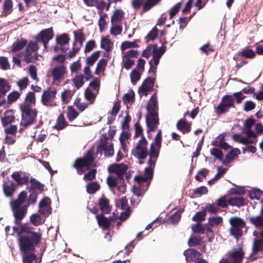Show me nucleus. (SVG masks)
<instances>
[{
  "label": "nucleus",
  "instance_id": "nucleus-1",
  "mask_svg": "<svg viewBox=\"0 0 263 263\" xmlns=\"http://www.w3.org/2000/svg\"><path fill=\"white\" fill-rule=\"evenodd\" d=\"M29 192L30 194L27 198V192L26 191H21L17 199L12 200L10 202V206L14 217V222L16 224H21V221L27 214L29 206L33 205L36 202L39 192Z\"/></svg>",
  "mask_w": 263,
  "mask_h": 263
},
{
  "label": "nucleus",
  "instance_id": "nucleus-2",
  "mask_svg": "<svg viewBox=\"0 0 263 263\" xmlns=\"http://www.w3.org/2000/svg\"><path fill=\"white\" fill-rule=\"evenodd\" d=\"M96 164L95 161V157L92 150L88 151L82 157L76 159L72 167L75 168L78 175H81L86 171H89L85 174L83 179L87 181H92L96 178L97 170L91 169L95 167Z\"/></svg>",
  "mask_w": 263,
  "mask_h": 263
},
{
  "label": "nucleus",
  "instance_id": "nucleus-3",
  "mask_svg": "<svg viewBox=\"0 0 263 263\" xmlns=\"http://www.w3.org/2000/svg\"><path fill=\"white\" fill-rule=\"evenodd\" d=\"M17 225L21 226L20 233H24L21 235L18 238L20 250L35 251V246L41 242V234L32 231L31 228L22 224V223Z\"/></svg>",
  "mask_w": 263,
  "mask_h": 263
},
{
  "label": "nucleus",
  "instance_id": "nucleus-4",
  "mask_svg": "<svg viewBox=\"0 0 263 263\" xmlns=\"http://www.w3.org/2000/svg\"><path fill=\"white\" fill-rule=\"evenodd\" d=\"M147 114L146 115V124L147 127V132L155 131L159 123L158 117V105L157 97L152 96L146 105Z\"/></svg>",
  "mask_w": 263,
  "mask_h": 263
},
{
  "label": "nucleus",
  "instance_id": "nucleus-5",
  "mask_svg": "<svg viewBox=\"0 0 263 263\" xmlns=\"http://www.w3.org/2000/svg\"><path fill=\"white\" fill-rule=\"evenodd\" d=\"M22 113L21 125L27 127L36 122L37 110L33 106L20 105Z\"/></svg>",
  "mask_w": 263,
  "mask_h": 263
},
{
  "label": "nucleus",
  "instance_id": "nucleus-6",
  "mask_svg": "<svg viewBox=\"0 0 263 263\" xmlns=\"http://www.w3.org/2000/svg\"><path fill=\"white\" fill-rule=\"evenodd\" d=\"M39 46L37 42L30 41L25 49L24 61L27 63H34L38 59L37 50Z\"/></svg>",
  "mask_w": 263,
  "mask_h": 263
},
{
  "label": "nucleus",
  "instance_id": "nucleus-7",
  "mask_svg": "<svg viewBox=\"0 0 263 263\" xmlns=\"http://www.w3.org/2000/svg\"><path fill=\"white\" fill-rule=\"evenodd\" d=\"M234 107V99L233 96L226 95L222 99L221 102L215 108V112L217 115L224 114L229 111L231 107Z\"/></svg>",
  "mask_w": 263,
  "mask_h": 263
},
{
  "label": "nucleus",
  "instance_id": "nucleus-8",
  "mask_svg": "<svg viewBox=\"0 0 263 263\" xmlns=\"http://www.w3.org/2000/svg\"><path fill=\"white\" fill-rule=\"evenodd\" d=\"M147 141L143 136L138 141L135 149H133L132 153L139 159H145L148 155L147 148Z\"/></svg>",
  "mask_w": 263,
  "mask_h": 263
},
{
  "label": "nucleus",
  "instance_id": "nucleus-9",
  "mask_svg": "<svg viewBox=\"0 0 263 263\" xmlns=\"http://www.w3.org/2000/svg\"><path fill=\"white\" fill-rule=\"evenodd\" d=\"M160 1L161 0H133L132 5L136 10L142 6L143 13H144L149 11Z\"/></svg>",
  "mask_w": 263,
  "mask_h": 263
},
{
  "label": "nucleus",
  "instance_id": "nucleus-10",
  "mask_svg": "<svg viewBox=\"0 0 263 263\" xmlns=\"http://www.w3.org/2000/svg\"><path fill=\"white\" fill-rule=\"evenodd\" d=\"M54 36V32L52 27L42 30L34 37L35 41L37 43H42L45 48H47V45L49 41L51 40Z\"/></svg>",
  "mask_w": 263,
  "mask_h": 263
},
{
  "label": "nucleus",
  "instance_id": "nucleus-11",
  "mask_svg": "<svg viewBox=\"0 0 263 263\" xmlns=\"http://www.w3.org/2000/svg\"><path fill=\"white\" fill-rule=\"evenodd\" d=\"M57 91L53 87H48L44 90L41 96V103L43 105L50 106L56 98Z\"/></svg>",
  "mask_w": 263,
  "mask_h": 263
},
{
  "label": "nucleus",
  "instance_id": "nucleus-12",
  "mask_svg": "<svg viewBox=\"0 0 263 263\" xmlns=\"http://www.w3.org/2000/svg\"><path fill=\"white\" fill-rule=\"evenodd\" d=\"M128 169L127 165L124 163L111 164L108 167V171L110 173H115L118 175V178L124 181L123 175Z\"/></svg>",
  "mask_w": 263,
  "mask_h": 263
},
{
  "label": "nucleus",
  "instance_id": "nucleus-13",
  "mask_svg": "<svg viewBox=\"0 0 263 263\" xmlns=\"http://www.w3.org/2000/svg\"><path fill=\"white\" fill-rule=\"evenodd\" d=\"M30 174L28 173L14 172L11 175L12 178L18 186L27 185L29 183Z\"/></svg>",
  "mask_w": 263,
  "mask_h": 263
},
{
  "label": "nucleus",
  "instance_id": "nucleus-14",
  "mask_svg": "<svg viewBox=\"0 0 263 263\" xmlns=\"http://www.w3.org/2000/svg\"><path fill=\"white\" fill-rule=\"evenodd\" d=\"M155 81V78H152L151 77H147L143 81L141 86L139 88L138 92L139 95L140 96H146L148 92L153 89L154 86Z\"/></svg>",
  "mask_w": 263,
  "mask_h": 263
},
{
  "label": "nucleus",
  "instance_id": "nucleus-15",
  "mask_svg": "<svg viewBox=\"0 0 263 263\" xmlns=\"http://www.w3.org/2000/svg\"><path fill=\"white\" fill-rule=\"evenodd\" d=\"M66 73V67L64 64H60L54 67L51 71L53 81L60 82Z\"/></svg>",
  "mask_w": 263,
  "mask_h": 263
},
{
  "label": "nucleus",
  "instance_id": "nucleus-16",
  "mask_svg": "<svg viewBox=\"0 0 263 263\" xmlns=\"http://www.w3.org/2000/svg\"><path fill=\"white\" fill-rule=\"evenodd\" d=\"M227 256L232 263H241L245 256V252L242 248L235 249L231 253L229 252Z\"/></svg>",
  "mask_w": 263,
  "mask_h": 263
},
{
  "label": "nucleus",
  "instance_id": "nucleus-17",
  "mask_svg": "<svg viewBox=\"0 0 263 263\" xmlns=\"http://www.w3.org/2000/svg\"><path fill=\"white\" fill-rule=\"evenodd\" d=\"M256 53L253 49L245 47L241 51L237 52L233 57V59L236 61L239 60L240 57L252 59L256 57Z\"/></svg>",
  "mask_w": 263,
  "mask_h": 263
},
{
  "label": "nucleus",
  "instance_id": "nucleus-18",
  "mask_svg": "<svg viewBox=\"0 0 263 263\" xmlns=\"http://www.w3.org/2000/svg\"><path fill=\"white\" fill-rule=\"evenodd\" d=\"M104 213L98 214L96 216V218L97 220L99 226L104 230H108L111 226V221L113 220V218H108L105 217L103 215Z\"/></svg>",
  "mask_w": 263,
  "mask_h": 263
},
{
  "label": "nucleus",
  "instance_id": "nucleus-19",
  "mask_svg": "<svg viewBox=\"0 0 263 263\" xmlns=\"http://www.w3.org/2000/svg\"><path fill=\"white\" fill-rule=\"evenodd\" d=\"M183 255L185 257V260L187 263L192 261H195L199 260L201 255L200 253L194 249H188L183 252Z\"/></svg>",
  "mask_w": 263,
  "mask_h": 263
},
{
  "label": "nucleus",
  "instance_id": "nucleus-20",
  "mask_svg": "<svg viewBox=\"0 0 263 263\" xmlns=\"http://www.w3.org/2000/svg\"><path fill=\"white\" fill-rule=\"evenodd\" d=\"M223 222V219L221 216H211L208 218V222L206 223V232L212 233V228Z\"/></svg>",
  "mask_w": 263,
  "mask_h": 263
},
{
  "label": "nucleus",
  "instance_id": "nucleus-21",
  "mask_svg": "<svg viewBox=\"0 0 263 263\" xmlns=\"http://www.w3.org/2000/svg\"><path fill=\"white\" fill-rule=\"evenodd\" d=\"M21 95V92H19L17 91H13L8 94L7 100L5 99V97L2 98V100L1 101V104L3 105V106L11 104L20 98Z\"/></svg>",
  "mask_w": 263,
  "mask_h": 263
},
{
  "label": "nucleus",
  "instance_id": "nucleus-22",
  "mask_svg": "<svg viewBox=\"0 0 263 263\" xmlns=\"http://www.w3.org/2000/svg\"><path fill=\"white\" fill-rule=\"evenodd\" d=\"M30 185L26 187L28 192H37L42 193L44 191V185L34 178L29 180Z\"/></svg>",
  "mask_w": 263,
  "mask_h": 263
},
{
  "label": "nucleus",
  "instance_id": "nucleus-23",
  "mask_svg": "<svg viewBox=\"0 0 263 263\" xmlns=\"http://www.w3.org/2000/svg\"><path fill=\"white\" fill-rule=\"evenodd\" d=\"M165 47L162 46L159 48H157V45H153V63L154 65H158L159 63V60L165 51Z\"/></svg>",
  "mask_w": 263,
  "mask_h": 263
},
{
  "label": "nucleus",
  "instance_id": "nucleus-24",
  "mask_svg": "<svg viewBox=\"0 0 263 263\" xmlns=\"http://www.w3.org/2000/svg\"><path fill=\"white\" fill-rule=\"evenodd\" d=\"M22 254V259L23 263H34L36 259V255L34 253V251H24L20 250Z\"/></svg>",
  "mask_w": 263,
  "mask_h": 263
},
{
  "label": "nucleus",
  "instance_id": "nucleus-25",
  "mask_svg": "<svg viewBox=\"0 0 263 263\" xmlns=\"http://www.w3.org/2000/svg\"><path fill=\"white\" fill-rule=\"evenodd\" d=\"M36 104L35 95L33 91H29L26 93L24 101L20 105L35 107Z\"/></svg>",
  "mask_w": 263,
  "mask_h": 263
},
{
  "label": "nucleus",
  "instance_id": "nucleus-26",
  "mask_svg": "<svg viewBox=\"0 0 263 263\" xmlns=\"http://www.w3.org/2000/svg\"><path fill=\"white\" fill-rule=\"evenodd\" d=\"M15 117L12 110H6L4 117L1 118L2 123L3 126H6L14 121Z\"/></svg>",
  "mask_w": 263,
  "mask_h": 263
},
{
  "label": "nucleus",
  "instance_id": "nucleus-27",
  "mask_svg": "<svg viewBox=\"0 0 263 263\" xmlns=\"http://www.w3.org/2000/svg\"><path fill=\"white\" fill-rule=\"evenodd\" d=\"M3 189L4 195L7 197H12L16 189V185L13 182H11L9 184L4 183L3 185Z\"/></svg>",
  "mask_w": 263,
  "mask_h": 263
},
{
  "label": "nucleus",
  "instance_id": "nucleus-28",
  "mask_svg": "<svg viewBox=\"0 0 263 263\" xmlns=\"http://www.w3.org/2000/svg\"><path fill=\"white\" fill-rule=\"evenodd\" d=\"M109 202V200L105 197H102L99 199V205L102 213L108 214L110 213L111 207Z\"/></svg>",
  "mask_w": 263,
  "mask_h": 263
},
{
  "label": "nucleus",
  "instance_id": "nucleus-29",
  "mask_svg": "<svg viewBox=\"0 0 263 263\" xmlns=\"http://www.w3.org/2000/svg\"><path fill=\"white\" fill-rule=\"evenodd\" d=\"M74 42L73 43V46H77V42L79 43V46L82 47L84 41L85 40V35L82 29H79L73 31Z\"/></svg>",
  "mask_w": 263,
  "mask_h": 263
},
{
  "label": "nucleus",
  "instance_id": "nucleus-30",
  "mask_svg": "<svg viewBox=\"0 0 263 263\" xmlns=\"http://www.w3.org/2000/svg\"><path fill=\"white\" fill-rule=\"evenodd\" d=\"M27 45V41L24 38H21L20 40L17 39L13 44L12 47V51L16 52L23 49Z\"/></svg>",
  "mask_w": 263,
  "mask_h": 263
},
{
  "label": "nucleus",
  "instance_id": "nucleus-31",
  "mask_svg": "<svg viewBox=\"0 0 263 263\" xmlns=\"http://www.w3.org/2000/svg\"><path fill=\"white\" fill-rule=\"evenodd\" d=\"M68 125L63 114H61L58 117L56 124L53 126V128L57 130L63 129Z\"/></svg>",
  "mask_w": 263,
  "mask_h": 263
},
{
  "label": "nucleus",
  "instance_id": "nucleus-32",
  "mask_svg": "<svg viewBox=\"0 0 263 263\" xmlns=\"http://www.w3.org/2000/svg\"><path fill=\"white\" fill-rule=\"evenodd\" d=\"M11 89L10 83L5 79L0 78V96L1 97H5L6 93Z\"/></svg>",
  "mask_w": 263,
  "mask_h": 263
},
{
  "label": "nucleus",
  "instance_id": "nucleus-33",
  "mask_svg": "<svg viewBox=\"0 0 263 263\" xmlns=\"http://www.w3.org/2000/svg\"><path fill=\"white\" fill-rule=\"evenodd\" d=\"M177 128L183 134L189 133L191 130V125L183 119L179 120L176 124Z\"/></svg>",
  "mask_w": 263,
  "mask_h": 263
},
{
  "label": "nucleus",
  "instance_id": "nucleus-34",
  "mask_svg": "<svg viewBox=\"0 0 263 263\" xmlns=\"http://www.w3.org/2000/svg\"><path fill=\"white\" fill-rule=\"evenodd\" d=\"M104 152V156L105 157H111L114 154V146L112 143L106 145L104 148L97 149V154H102L103 152Z\"/></svg>",
  "mask_w": 263,
  "mask_h": 263
},
{
  "label": "nucleus",
  "instance_id": "nucleus-35",
  "mask_svg": "<svg viewBox=\"0 0 263 263\" xmlns=\"http://www.w3.org/2000/svg\"><path fill=\"white\" fill-rule=\"evenodd\" d=\"M240 154V151L238 148H232L230 152L226 155L223 163L228 164L234 159L235 156H237Z\"/></svg>",
  "mask_w": 263,
  "mask_h": 263
},
{
  "label": "nucleus",
  "instance_id": "nucleus-36",
  "mask_svg": "<svg viewBox=\"0 0 263 263\" xmlns=\"http://www.w3.org/2000/svg\"><path fill=\"white\" fill-rule=\"evenodd\" d=\"M230 223L232 227L243 228L246 226V223L243 220L238 217H233L230 219Z\"/></svg>",
  "mask_w": 263,
  "mask_h": 263
},
{
  "label": "nucleus",
  "instance_id": "nucleus-37",
  "mask_svg": "<svg viewBox=\"0 0 263 263\" xmlns=\"http://www.w3.org/2000/svg\"><path fill=\"white\" fill-rule=\"evenodd\" d=\"M100 54L101 51L99 50L93 52L90 56L86 58V64L88 65V66H92L99 59Z\"/></svg>",
  "mask_w": 263,
  "mask_h": 263
},
{
  "label": "nucleus",
  "instance_id": "nucleus-38",
  "mask_svg": "<svg viewBox=\"0 0 263 263\" xmlns=\"http://www.w3.org/2000/svg\"><path fill=\"white\" fill-rule=\"evenodd\" d=\"M228 202L232 206L239 207L244 205L245 199L242 197H231L228 199Z\"/></svg>",
  "mask_w": 263,
  "mask_h": 263
},
{
  "label": "nucleus",
  "instance_id": "nucleus-39",
  "mask_svg": "<svg viewBox=\"0 0 263 263\" xmlns=\"http://www.w3.org/2000/svg\"><path fill=\"white\" fill-rule=\"evenodd\" d=\"M202 239L200 236L192 235L188 240V245L190 247L200 246L201 244Z\"/></svg>",
  "mask_w": 263,
  "mask_h": 263
},
{
  "label": "nucleus",
  "instance_id": "nucleus-40",
  "mask_svg": "<svg viewBox=\"0 0 263 263\" xmlns=\"http://www.w3.org/2000/svg\"><path fill=\"white\" fill-rule=\"evenodd\" d=\"M113 46L112 43L110 40L106 37H102L101 41V47L106 50V52H109L112 50Z\"/></svg>",
  "mask_w": 263,
  "mask_h": 263
},
{
  "label": "nucleus",
  "instance_id": "nucleus-41",
  "mask_svg": "<svg viewBox=\"0 0 263 263\" xmlns=\"http://www.w3.org/2000/svg\"><path fill=\"white\" fill-rule=\"evenodd\" d=\"M201 222H197L193 224L192 226V230L194 233H199L201 234H204L205 231H206V223L202 224Z\"/></svg>",
  "mask_w": 263,
  "mask_h": 263
},
{
  "label": "nucleus",
  "instance_id": "nucleus-42",
  "mask_svg": "<svg viewBox=\"0 0 263 263\" xmlns=\"http://www.w3.org/2000/svg\"><path fill=\"white\" fill-rule=\"evenodd\" d=\"M204 211L212 214H216L220 212V209L215 203H207L205 204Z\"/></svg>",
  "mask_w": 263,
  "mask_h": 263
},
{
  "label": "nucleus",
  "instance_id": "nucleus-43",
  "mask_svg": "<svg viewBox=\"0 0 263 263\" xmlns=\"http://www.w3.org/2000/svg\"><path fill=\"white\" fill-rule=\"evenodd\" d=\"M124 17V12L121 9H117L114 11L113 15L111 17V22H120Z\"/></svg>",
  "mask_w": 263,
  "mask_h": 263
},
{
  "label": "nucleus",
  "instance_id": "nucleus-44",
  "mask_svg": "<svg viewBox=\"0 0 263 263\" xmlns=\"http://www.w3.org/2000/svg\"><path fill=\"white\" fill-rule=\"evenodd\" d=\"M107 64V60L104 59H101L97 63L95 70V74L99 75L100 72L105 70Z\"/></svg>",
  "mask_w": 263,
  "mask_h": 263
},
{
  "label": "nucleus",
  "instance_id": "nucleus-45",
  "mask_svg": "<svg viewBox=\"0 0 263 263\" xmlns=\"http://www.w3.org/2000/svg\"><path fill=\"white\" fill-rule=\"evenodd\" d=\"M70 41V38L67 34L63 33L61 35L58 36L56 38V43L61 45L63 46L68 44Z\"/></svg>",
  "mask_w": 263,
  "mask_h": 263
},
{
  "label": "nucleus",
  "instance_id": "nucleus-46",
  "mask_svg": "<svg viewBox=\"0 0 263 263\" xmlns=\"http://www.w3.org/2000/svg\"><path fill=\"white\" fill-rule=\"evenodd\" d=\"M206 216V212L204 211H199L192 217V220L196 222H201L205 220Z\"/></svg>",
  "mask_w": 263,
  "mask_h": 263
},
{
  "label": "nucleus",
  "instance_id": "nucleus-47",
  "mask_svg": "<svg viewBox=\"0 0 263 263\" xmlns=\"http://www.w3.org/2000/svg\"><path fill=\"white\" fill-rule=\"evenodd\" d=\"M100 188V185L97 182H91L86 186V190L89 194H95Z\"/></svg>",
  "mask_w": 263,
  "mask_h": 263
},
{
  "label": "nucleus",
  "instance_id": "nucleus-48",
  "mask_svg": "<svg viewBox=\"0 0 263 263\" xmlns=\"http://www.w3.org/2000/svg\"><path fill=\"white\" fill-rule=\"evenodd\" d=\"M79 113L72 107L68 106L67 117L69 121H72L78 117Z\"/></svg>",
  "mask_w": 263,
  "mask_h": 263
},
{
  "label": "nucleus",
  "instance_id": "nucleus-49",
  "mask_svg": "<svg viewBox=\"0 0 263 263\" xmlns=\"http://www.w3.org/2000/svg\"><path fill=\"white\" fill-rule=\"evenodd\" d=\"M252 250L254 253L263 251V240L255 239L253 244Z\"/></svg>",
  "mask_w": 263,
  "mask_h": 263
},
{
  "label": "nucleus",
  "instance_id": "nucleus-50",
  "mask_svg": "<svg viewBox=\"0 0 263 263\" xmlns=\"http://www.w3.org/2000/svg\"><path fill=\"white\" fill-rule=\"evenodd\" d=\"M84 79H85V78L82 74L77 75L72 79V81L77 89L80 88L83 85L84 83Z\"/></svg>",
  "mask_w": 263,
  "mask_h": 263
},
{
  "label": "nucleus",
  "instance_id": "nucleus-51",
  "mask_svg": "<svg viewBox=\"0 0 263 263\" xmlns=\"http://www.w3.org/2000/svg\"><path fill=\"white\" fill-rule=\"evenodd\" d=\"M73 93L74 92L70 90H64V91L61 93V98L62 101L65 103H68L71 100Z\"/></svg>",
  "mask_w": 263,
  "mask_h": 263
},
{
  "label": "nucleus",
  "instance_id": "nucleus-52",
  "mask_svg": "<svg viewBox=\"0 0 263 263\" xmlns=\"http://www.w3.org/2000/svg\"><path fill=\"white\" fill-rule=\"evenodd\" d=\"M248 196L251 199L259 200L263 196V192L259 189H255L250 191Z\"/></svg>",
  "mask_w": 263,
  "mask_h": 263
},
{
  "label": "nucleus",
  "instance_id": "nucleus-53",
  "mask_svg": "<svg viewBox=\"0 0 263 263\" xmlns=\"http://www.w3.org/2000/svg\"><path fill=\"white\" fill-rule=\"evenodd\" d=\"M139 47L138 44L136 43V41L130 42L125 41L122 43L121 45V49L122 51H124L126 49L130 48H137Z\"/></svg>",
  "mask_w": 263,
  "mask_h": 263
},
{
  "label": "nucleus",
  "instance_id": "nucleus-54",
  "mask_svg": "<svg viewBox=\"0 0 263 263\" xmlns=\"http://www.w3.org/2000/svg\"><path fill=\"white\" fill-rule=\"evenodd\" d=\"M215 203L219 209L220 208H226L229 204L228 200L227 199L225 196H222L220 198L217 199L216 200Z\"/></svg>",
  "mask_w": 263,
  "mask_h": 263
},
{
  "label": "nucleus",
  "instance_id": "nucleus-55",
  "mask_svg": "<svg viewBox=\"0 0 263 263\" xmlns=\"http://www.w3.org/2000/svg\"><path fill=\"white\" fill-rule=\"evenodd\" d=\"M119 179L117 178H114L112 176H108L107 178V183L111 191L117 186V180Z\"/></svg>",
  "mask_w": 263,
  "mask_h": 263
},
{
  "label": "nucleus",
  "instance_id": "nucleus-56",
  "mask_svg": "<svg viewBox=\"0 0 263 263\" xmlns=\"http://www.w3.org/2000/svg\"><path fill=\"white\" fill-rule=\"evenodd\" d=\"M209 171L205 168H202L199 171L197 174L195 176V179L199 182L202 181L203 178H205L208 175Z\"/></svg>",
  "mask_w": 263,
  "mask_h": 263
},
{
  "label": "nucleus",
  "instance_id": "nucleus-57",
  "mask_svg": "<svg viewBox=\"0 0 263 263\" xmlns=\"http://www.w3.org/2000/svg\"><path fill=\"white\" fill-rule=\"evenodd\" d=\"M135 100V93L133 90L130 92L125 93L123 97V102L125 104L133 103Z\"/></svg>",
  "mask_w": 263,
  "mask_h": 263
},
{
  "label": "nucleus",
  "instance_id": "nucleus-58",
  "mask_svg": "<svg viewBox=\"0 0 263 263\" xmlns=\"http://www.w3.org/2000/svg\"><path fill=\"white\" fill-rule=\"evenodd\" d=\"M130 80L132 84H136L137 82L139 81L141 78V74L138 70L133 69L130 74Z\"/></svg>",
  "mask_w": 263,
  "mask_h": 263
},
{
  "label": "nucleus",
  "instance_id": "nucleus-59",
  "mask_svg": "<svg viewBox=\"0 0 263 263\" xmlns=\"http://www.w3.org/2000/svg\"><path fill=\"white\" fill-rule=\"evenodd\" d=\"M29 79L27 77L23 78L19 80L17 82L16 84L20 88V90L22 91L24 89H26L29 84Z\"/></svg>",
  "mask_w": 263,
  "mask_h": 263
},
{
  "label": "nucleus",
  "instance_id": "nucleus-60",
  "mask_svg": "<svg viewBox=\"0 0 263 263\" xmlns=\"http://www.w3.org/2000/svg\"><path fill=\"white\" fill-rule=\"evenodd\" d=\"M158 35V29L156 26L154 27L153 28L148 32L145 37V40H147V41L149 40H154Z\"/></svg>",
  "mask_w": 263,
  "mask_h": 263
},
{
  "label": "nucleus",
  "instance_id": "nucleus-61",
  "mask_svg": "<svg viewBox=\"0 0 263 263\" xmlns=\"http://www.w3.org/2000/svg\"><path fill=\"white\" fill-rule=\"evenodd\" d=\"M97 46L96 42L95 40H91L88 41L85 45L84 52L87 53L92 51Z\"/></svg>",
  "mask_w": 263,
  "mask_h": 263
},
{
  "label": "nucleus",
  "instance_id": "nucleus-62",
  "mask_svg": "<svg viewBox=\"0 0 263 263\" xmlns=\"http://www.w3.org/2000/svg\"><path fill=\"white\" fill-rule=\"evenodd\" d=\"M29 72L32 79L34 80L36 82L39 81V79L37 76V70L34 65H31L29 66Z\"/></svg>",
  "mask_w": 263,
  "mask_h": 263
},
{
  "label": "nucleus",
  "instance_id": "nucleus-63",
  "mask_svg": "<svg viewBox=\"0 0 263 263\" xmlns=\"http://www.w3.org/2000/svg\"><path fill=\"white\" fill-rule=\"evenodd\" d=\"M160 148H157L154 146V143L151 144L150 153L149 154V157L157 159L159 154Z\"/></svg>",
  "mask_w": 263,
  "mask_h": 263
},
{
  "label": "nucleus",
  "instance_id": "nucleus-64",
  "mask_svg": "<svg viewBox=\"0 0 263 263\" xmlns=\"http://www.w3.org/2000/svg\"><path fill=\"white\" fill-rule=\"evenodd\" d=\"M30 221L31 223L35 226H39L42 223L41 216L37 214H33L30 216Z\"/></svg>",
  "mask_w": 263,
  "mask_h": 263
}]
</instances>
